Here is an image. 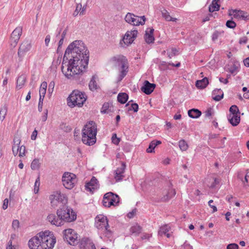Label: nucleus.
Returning <instances> with one entry per match:
<instances>
[{
    "instance_id": "nucleus-1",
    "label": "nucleus",
    "mask_w": 249,
    "mask_h": 249,
    "mask_svg": "<svg viewBox=\"0 0 249 249\" xmlns=\"http://www.w3.org/2000/svg\"><path fill=\"white\" fill-rule=\"evenodd\" d=\"M89 52L81 40H75L67 47L63 57L61 71L68 79L81 83L79 75L88 67Z\"/></svg>"
},
{
    "instance_id": "nucleus-2",
    "label": "nucleus",
    "mask_w": 249,
    "mask_h": 249,
    "mask_svg": "<svg viewBox=\"0 0 249 249\" xmlns=\"http://www.w3.org/2000/svg\"><path fill=\"white\" fill-rule=\"evenodd\" d=\"M56 242L55 238L49 231L40 232L28 242L30 249H52Z\"/></svg>"
},
{
    "instance_id": "nucleus-3",
    "label": "nucleus",
    "mask_w": 249,
    "mask_h": 249,
    "mask_svg": "<svg viewBox=\"0 0 249 249\" xmlns=\"http://www.w3.org/2000/svg\"><path fill=\"white\" fill-rule=\"evenodd\" d=\"M97 134L96 125L94 122L89 121L85 124L82 129L83 142L88 145H92L96 142Z\"/></svg>"
},
{
    "instance_id": "nucleus-4",
    "label": "nucleus",
    "mask_w": 249,
    "mask_h": 249,
    "mask_svg": "<svg viewBox=\"0 0 249 249\" xmlns=\"http://www.w3.org/2000/svg\"><path fill=\"white\" fill-rule=\"evenodd\" d=\"M111 61L114 63V66L118 68L120 72L119 81H121L128 72V66L127 59L123 55H118L112 57Z\"/></svg>"
},
{
    "instance_id": "nucleus-5",
    "label": "nucleus",
    "mask_w": 249,
    "mask_h": 249,
    "mask_svg": "<svg viewBox=\"0 0 249 249\" xmlns=\"http://www.w3.org/2000/svg\"><path fill=\"white\" fill-rule=\"evenodd\" d=\"M57 215L62 220V223L71 222L76 219V214L71 207L64 205L56 211Z\"/></svg>"
},
{
    "instance_id": "nucleus-6",
    "label": "nucleus",
    "mask_w": 249,
    "mask_h": 249,
    "mask_svg": "<svg viewBox=\"0 0 249 249\" xmlns=\"http://www.w3.org/2000/svg\"><path fill=\"white\" fill-rule=\"evenodd\" d=\"M85 95L78 90H73L68 98V105L70 107H81L86 101Z\"/></svg>"
},
{
    "instance_id": "nucleus-7",
    "label": "nucleus",
    "mask_w": 249,
    "mask_h": 249,
    "mask_svg": "<svg viewBox=\"0 0 249 249\" xmlns=\"http://www.w3.org/2000/svg\"><path fill=\"white\" fill-rule=\"evenodd\" d=\"M95 226L99 230H104L106 232L110 233L108 229L109 226L107 217L103 215H97L95 219Z\"/></svg>"
},
{
    "instance_id": "nucleus-8",
    "label": "nucleus",
    "mask_w": 249,
    "mask_h": 249,
    "mask_svg": "<svg viewBox=\"0 0 249 249\" xmlns=\"http://www.w3.org/2000/svg\"><path fill=\"white\" fill-rule=\"evenodd\" d=\"M64 238L71 245H76L78 243L77 233L72 229H68L63 231Z\"/></svg>"
},
{
    "instance_id": "nucleus-9",
    "label": "nucleus",
    "mask_w": 249,
    "mask_h": 249,
    "mask_svg": "<svg viewBox=\"0 0 249 249\" xmlns=\"http://www.w3.org/2000/svg\"><path fill=\"white\" fill-rule=\"evenodd\" d=\"M145 20L144 16L139 17L130 13H128L125 17V20L126 22L134 26L144 25Z\"/></svg>"
},
{
    "instance_id": "nucleus-10",
    "label": "nucleus",
    "mask_w": 249,
    "mask_h": 249,
    "mask_svg": "<svg viewBox=\"0 0 249 249\" xmlns=\"http://www.w3.org/2000/svg\"><path fill=\"white\" fill-rule=\"evenodd\" d=\"M62 182L66 188L71 189L76 182V176L72 173L66 172L62 177Z\"/></svg>"
},
{
    "instance_id": "nucleus-11",
    "label": "nucleus",
    "mask_w": 249,
    "mask_h": 249,
    "mask_svg": "<svg viewBox=\"0 0 249 249\" xmlns=\"http://www.w3.org/2000/svg\"><path fill=\"white\" fill-rule=\"evenodd\" d=\"M31 47V42L30 40H24L21 44L18 52V55L20 61L22 60V58L25 55L26 53L30 50Z\"/></svg>"
},
{
    "instance_id": "nucleus-12",
    "label": "nucleus",
    "mask_w": 249,
    "mask_h": 249,
    "mask_svg": "<svg viewBox=\"0 0 249 249\" xmlns=\"http://www.w3.org/2000/svg\"><path fill=\"white\" fill-rule=\"evenodd\" d=\"M50 199L51 200V203L53 206H57V203L61 202L65 204L67 202V199L64 195L61 194L60 192H56L52 195Z\"/></svg>"
},
{
    "instance_id": "nucleus-13",
    "label": "nucleus",
    "mask_w": 249,
    "mask_h": 249,
    "mask_svg": "<svg viewBox=\"0 0 249 249\" xmlns=\"http://www.w3.org/2000/svg\"><path fill=\"white\" fill-rule=\"evenodd\" d=\"M229 15L239 20H249V14L240 10H231L230 11Z\"/></svg>"
},
{
    "instance_id": "nucleus-14",
    "label": "nucleus",
    "mask_w": 249,
    "mask_h": 249,
    "mask_svg": "<svg viewBox=\"0 0 249 249\" xmlns=\"http://www.w3.org/2000/svg\"><path fill=\"white\" fill-rule=\"evenodd\" d=\"M22 27H17L12 32L11 36V45L15 47L18 43V42L21 35Z\"/></svg>"
},
{
    "instance_id": "nucleus-15",
    "label": "nucleus",
    "mask_w": 249,
    "mask_h": 249,
    "mask_svg": "<svg viewBox=\"0 0 249 249\" xmlns=\"http://www.w3.org/2000/svg\"><path fill=\"white\" fill-rule=\"evenodd\" d=\"M126 168V164L124 162H122L121 166L118 168L115 171L114 178L116 181H120L124 178V171Z\"/></svg>"
},
{
    "instance_id": "nucleus-16",
    "label": "nucleus",
    "mask_w": 249,
    "mask_h": 249,
    "mask_svg": "<svg viewBox=\"0 0 249 249\" xmlns=\"http://www.w3.org/2000/svg\"><path fill=\"white\" fill-rule=\"evenodd\" d=\"M95 248V246L91 240L88 237L83 238L80 243V249H91Z\"/></svg>"
},
{
    "instance_id": "nucleus-17",
    "label": "nucleus",
    "mask_w": 249,
    "mask_h": 249,
    "mask_svg": "<svg viewBox=\"0 0 249 249\" xmlns=\"http://www.w3.org/2000/svg\"><path fill=\"white\" fill-rule=\"evenodd\" d=\"M47 220L51 224L56 226H61L63 225L62 220H61L60 218L54 214H49L47 217Z\"/></svg>"
},
{
    "instance_id": "nucleus-18",
    "label": "nucleus",
    "mask_w": 249,
    "mask_h": 249,
    "mask_svg": "<svg viewBox=\"0 0 249 249\" xmlns=\"http://www.w3.org/2000/svg\"><path fill=\"white\" fill-rule=\"evenodd\" d=\"M156 87L155 84L150 83L149 81L145 80L143 85L141 88V90L146 94L151 93Z\"/></svg>"
},
{
    "instance_id": "nucleus-19",
    "label": "nucleus",
    "mask_w": 249,
    "mask_h": 249,
    "mask_svg": "<svg viewBox=\"0 0 249 249\" xmlns=\"http://www.w3.org/2000/svg\"><path fill=\"white\" fill-rule=\"evenodd\" d=\"M99 187L98 180L95 177H93L90 181L85 185L86 189L89 192H93Z\"/></svg>"
},
{
    "instance_id": "nucleus-20",
    "label": "nucleus",
    "mask_w": 249,
    "mask_h": 249,
    "mask_svg": "<svg viewBox=\"0 0 249 249\" xmlns=\"http://www.w3.org/2000/svg\"><path fill=\"white\" fill-rule=\"evenodd\" d=\"M153 28H148L145 31V40L147 43L150 44L153 43L154 41V37L153 36Z\"/></svg>"
},
{
    "instance_id": "nucleus-21",
    "label": "nucleus",
    "mask_w": 249,
    "mask_h": 249,
    "mask_svg": "<svg viewBox=\"0 0 249 249\" xmlns=\"http://www.w3.org/2000/svg\"><path fill=\"white\" fill-rule=\"evenodd\" d=\"M229 122L232 126L237 125L240 122L239 114L229 115L228 117Z\"/></svg>"
},
{
    "instance_id": "nucleus-22",
    "label": "nucleus",
    "mask_w": 249,
    "mask_h": 249,
    "mask_svg": "<svg viewBox=\"0 0 249 249\" xmlns=\"http://www.w3.org/2000/svg\"><path fill=\"white\" fill-rule=\"evenodd\" d=\"M213 99L215 101H219L224 96V93L221 89H215L212 92Z\"/></svg>"
},
{
    "instance_id": "nucleus-23",
    "label": "nucleus",
    "mask_w": 249,
    "mask_h": 249,
    "mask_svg": "<svg viewBox=\"0 0 249 249\" xmlns=\"http://www.w3.org/2000/svg\"><path fill=\"white\" fill-rule=\"evenodd\" d=\"M209 84V81L207 77H205L201 80H197L196 82V86L198 89H204Z\"/></svg>"
},
{
    "instance_id": "nucleus-24",
    "label": "nucleus",
    "mask_w": 249,
    "mask_h": 249,
    "mask_svg": "<svg viewBox=\"0 0 249 249\" xmlns=\"http://www.w3.org/2000/svg\"><path fill=\"white\" fill-rule=\"evenodd\" d=\"M188 114L192 118H198L201 115V112L197 109L193 108L188 110Z\"/></svg>"
},
{
    "instance_id": "nucleus-25",
    "label": "nucleus",
    "mask_w": 249,
    "mask_h": 249,
    "mask_svg": "<svg viewBox=\"0 0 249 249\" xmlns=\"http://www.w3.org/2000/svg\"><path fill=\"white\" fill-rule=\"evenodd\" d=\"M110 197H113V193L112 192H108L106 193L103 198V204L105 207H109L111 206L109 204V199Z\"/></svg>"
},
{
    "instance_id": "nucleus-26",
    "label": "nucleus",
    "mask_w": 249,
    "mask_h": 249,
    "mask_svg": "<svg viewBox=\"0 0 249 249\" xmlns=\"http://www.w3.org/2000/svg\"><path fill=\"white\" fill-rule=\"evenodd\" d=\"M47 87V83L46 82H43L40 87L39 89V98H41L44 100V98L45 97L46 92V89Z\"/></svg>"
},
{
    "instance_id": "nucleus-27",
    "label": "nucleus",
    "mask_w": 249,
    "mask_h": 249,
    "mask_svg": "<svg viewBox=\"0 0 249 249\" xmlns=\"http://www.w3.org/2000/svg\"><path fill=\"white\" fill-rule=\"evenodd\" d=\"M176 195V191L174 189H170L161 198L162 201H166L171 199L173 196Z\"/></svg>"
},
{
    "instance_id": "nucleus-28",
    "label": "nucleus",
    "mask_w": 249,
    "mask_h": 249,
    "mask_svg": "<svg viewBox=\"0 0 249 249\" xmlns=\"http://www.w3.org/2000/svg\"><path fill=\"white\" fill-rule=\"evenodd\" d=\"M128 99V95L126 93H120L117 96V100L121 104H124Z\"/></svg>"
},
{
    "instance_id": "nucleus-29",
    "label": "nucleus",
    "mask_w": 249,
    "mask_h": 249,
    "mask_svg": "<svg viewBox=\"0 0 249 249\" xmlns=\"http://www.w3.org/2000/svg\"><path fill=\"white\" fill-rule=\"evenodd\" d=\"M26 80V76L24 75H21L19 76L17 81V88L18 89L22 88L24 85Z\"/></svg>"
},
{
    "instance_id": "nucleus-30",
    "label": "nucleus",
    "mask_w": 249,
    "mask_h": 249,
    "mask_svg": "<svg viewBox=\"0 0 249 249\" xmlns=\"http://www.w3.org/2000/svg\"><path fill=\"white\" fill-rule=\"evenodd\" d=\"M113 196L110 197L109 200V204L111 206H116L119 202V197L117 195L113 193Z\"/></svg>"
},
{
    "instance_id": "nucleus-31",
    "label": "nucleus",
    "mask_w": 249,
    "mask_h": 249,
    "mask_svg": "<svg viewBox=\"0 0 249 249\" xmlns=\"http://www.w3.org/2000/svg\"><path fill=\"white\" fill-rule=\"evenodd\" d=\"M130 231L132 234H134L135 236H137L141 232V227L140 226L136 224L131 228Z\"/></svg>"
},
{
    "instance_id": "nucleus-32",
    "label": "nucleus",
    "mask_w": 249,
    "mask_h": 249,
    "mask_svg": "<svg viewBox=\"0 0 249 249\" xmlns=\"http://www.w3.org/2000/svg\"><path fill=\"white\" fill-rule=\"evenodd\" d=\"M171 229L170 226L168 225H165L160 227V230L159 231V235L162 236L163 234H165L167 233Z\"/></svg>"
},
{
    "instance_id": "nucleus-33",
    "label": "nucleus",
    "mask_w": 249,
    "mask_h": 249,
    "mask_svg": "<svg viewBox=\"0 0 249 249\" xmlns=\"http://www.w3.org/2000/svg\"><path fill=\"white\" fill-rule=\"evenodd\" d=\"M123 40L125 44L128 45L133 42L134 39L129 35V33H126L124 37Z\"/></svg>"
},
{
    "instance_id": "nucleus-34",
    "label": "nucleus",
    "mask_w": 249,
    "mask_h": 249,
    "mask_svg": "<svg viewBox=\"0 0 249 249\" xmlns=\"http://www.w3.org/2000/svg\"><path fill=\"white\" fill-rule=\"evenodd\" d=\"M219 8L220 5L218 3L213 1L212 4L209 6V11L210 12L217 11L219 10Z\"/></svg>"
},
{
    "instance_id": "nucleus-35",
    "label": "nucleus",
    "mask_w": 249,
    "mask_h": 249,
    "mask_svg": "<svg viewBox=\"0 0 249 249\" xmlns=\"http://www.w3.org/2000/svg\"><path fill=\"white\" fill-rule=\"evenodd\" d=\"M40 163L37 159H34L31 163V167L32 170H37L40 167Z\"/></svg>"
},
{
    "instance_id": "nucleus-36",
    "label": "nucleus",
    "mask_w": 249,
    "mask_h": 249,
    "mask_svg": "<svg viewBox=\"0 0 249 249\" xmlns=\"http://www.w3.org/2000/svg\"><path fill=\"white\" fill-rule=\"evenodd\" d=\"M7 112V107L6 106L2 107L0 109V119L3 121L5 118Z\"/></svg>"
},
{
    "instance_id": "nucleus-37",
    "label": "nucleus",
    "mask_w": 249,
    "mask_h": 249,
    "mask_svg": "<svg viewBox=\"0 0 249 249\" xmlns=\"http://www.w3.org/2000/svg\"><path fill=\"white\" fill-rule=\"evenodd\" d=\"M89 86V89L92 91H94L97 89V84L94 76H93L90 80Z\"/></svg>"
},
{
    "instance_id": "nucleus-38",
    "label": "nucleus",
    "mask_w": 249,
    "mask_h": 249,
    "mask_svg": "<svg viewBox=\"0 0 249 249\" xmlns=\"http://www.w3.org/2000/svg\"><path fill=\"white\" fill-rule=\"evenodd\" d=\"M179 147L181 150L186 151L188 149V146L184 140H181L179 142Z\"/></svg>"
},
{
    "instance_id": "nucleus-39",
    "label": "nucleus",
    "mask_w": 249,
    "mask_h": 249,
    "mask_svg": "<svg viewBox=\"0 0 249 249\" xmlns=\"http://www.w3.org/2000/svg\"><path fill=\"white\" fill-rule=\"evenodd\" d=\"M230 114L229 115L239 114V111L236 105H232L230 108Z\"/></svg>"
},
{
    "instance_id": "nucleus-40",
    "label": "nucleus",
    "mask_w": 249,
    "mask_h": 249,
    "mask_svg": "<svg viewBox=\"0 0 249 249\" xmlns=\"http://www.w3.org/2000/svg\"><path fill=\"white\" fill-rule=\"evenodd\" d=\"M162 16L165 18L166 21H171V16L169 14V13L166 10L163 9L161 11Z\"/></svg>"
},
{
    "instance_id": "nucleus-41",
    "label": "nucleus",
    "mask_w": 249,
    "mask_h": 249,
    "mask_svg": "<svg viewBox=\"0 0 249 249\" xmlns=\"http://www.w3.org/2000/svg\"><path fill=\"white\" fill-rule=\"evenodd\" d=\"M40 185V178L38 177L36 180L35 183L34 192L35 194H37L39 191V187Z\"/></svg>"
},
{
    "instance_id": "nucleus-42",
    "label": "nucleus",
    "mask_w": 249,
    "mask_h": 249,
    "mask_svg": "<svg viewBox=\"0 0 249 249\" xmlns=\"http://www.w3.org/2000/svg\"><path fill=\"white\" fill-rule=\"evenodd\" d=\"M156 146V144H155V143L153 142V141H152L149 145L148 148L147 149L146 151L147 153H152L154 152V149Z\"/></svg>"
},
{
    "instance_id": "nucleus-43",
    "label": "nucleus",
    "mask_w": 249,
    "mask_h": 249,
    "mask_svg": "<svg viewBox=\"0 0 249 249\" xmlns=\"http://www.w3.org/2000/svg\"><path fill=\"white\" fill-rule=\"evenodd\" d=\"M226 26L231 29H233L236 27V23L232 20H229L226 22Z\"/></svg>"
},
{
    "instance_id": "nucleus-44",
    "label": "nucleus",
    "mask_w": 249,
    "mask_h": 249,
    "mask_svg": "<svg viewBox=\"0 0 249 249\" xmlns=\"http://www.w3.org/2000/svg\"><path fill=\"white\" fill-rule=\"evenodd\" d=\"M81 9H82V4L81 3L77 4L76 7V9L73 13V16L76 17V16H77L79 12H80Z\"/></svg>"
},
{
    "instance_id": "nucleus-45",
    "label": "nucleus",
    "mask_w": 249,
    "mask_h": 249,
    "mask_svg": "<svg viewBox=\"0 0 249 249\" xmlns=\"http://www.w3.org/2000/svg\"><path fill=\"white\" fill-rule=\"evenodd\" d=\"M19 156L20 157H23L25 155L26 149L25 146L24 145H22L21 146H19Z\"/></svg>"
},
{
    "instance_id": "nucleus-46",
    "label": "nucleus",
    "mask_w": 249,
    "mask_h": 249,
    "mask_svg": "<svg viewBox=\"0 0 249 249\" xmlns=\"http://www.w3.org/2000/svg\"><path fill=\"white\" fill-rule=\"evenodd\" d=\"M109 106V105L108 103H104L102 108L101 112L104 113H108L107 110L108 109Z\"/></svg>"
},
{
    "instance_id": "nucleus-47",
    "label": "nucleus",
    "mask_w": 249,
    "mask_h": 249,
    "mask_svg": "<svg viewBox=\"0 0 249 249\" xmlns=\"http://www.w3.org/2000/svg\"><path fill=\"white\" fill-rule=\"evenodd\" d=\"M139 109L138 105L136 103H132L131 107L128 108V110H133L135 112L138 111Z\"/></svg>"
},
{
    "instance_id": "nucleus-48",
    "label": "nucleus",
    "mask_w": 249,
    "mask_h": 249,
    "mask_svg": "<svg viewBox=\"0 0 249 249\" xmlns=\"http://www.w3.org/2000/svg\"><path fill=\"white\" fill-rule=\"evenodd\" d=\"M111 139H112V142L114 144H116V145L118 144L120 141V139H119L117 137V135L116 134H113Z\"/></svg>"
},
{
    "instance_id": "nucleus-49",
    "label": "nucleus",
    "mask_w": 249,
    "mask_h": 249,
    "mask_svg": "<svg viewBox=\"0 0 249 249\" xmlns=\"http://www.w3.org/2000/svg\"><path fill=\"white\" fill-rule=\"evenodd\" d=\"M19 226V222L18 220L15 219L13 221L12 228L14 230H17Z\"/></svg>"
},
{
    "instance_id": "nucleus-50",
    "label": "nucleus",
    "mask_w": 249,
    "mask_h": 249,
    "mask_svg": "<svg viewBox=\"0 0 249 249\" xmlns=\"http://www.w3.org/2000/svg\"><path fill=\"white\" fill-rule=\"evenodd\" d=\"M60 128L66 132L70 131L72 129L71 126L66 125V124H64L60 125Z\"/></svg>"
},
{
    "instance_id": "nucleus-51",
    "label": "nucleus",
    "mask_w": 249,
    "mask_h": 249,
    "mask_svg": "<svg viewBox=\"0 0 249 249\" xmlns=\"http://www.w3.org/2000/svg\"><path fill=\"white\" fill-rule=\"evenodd\" d=\"M177 50L176 48H172L170 52H168V56L171 58L172 57L176 55Z\"/></svg>"
},
{
    "instance_id": "nucleus-52",
    "label": "nucleus",
    "mask_w": 249,
    "mask_h": 249,
    "mask_svg": "<svg viewBox=\"0 0 249 249\" xmlns=\"http://www.w3.org/2000/svg\"><path fill=\"white\" fill-rule=\"evenodd\" d=\"M126 33H129V35L134 39L137 37L138 31L137 30H134L130 32L127 31Z\"/></svg>"
},
{
    "instance_id": "nucleus-53",
    "label": "nucleus",
    "mask_w": 249,
    "mask_h": 249,
    "mask_svg": "<svg viewBox=\"0 0 249 249\" xmlns=\"http://www.w3.org/2000/svg\"><path fill=\"white\" fill-rule=\"evenodd\" d=\"M238 245L235 243L229 244L227 247V249H238Z\"/></svg>"
},
{
    "instance_id": "nucleus-54",
    "label": "nucleus",
    "mask_w": 249,
    "mask_h": 249,
    "mask_svg": "<svg viewBox=\"0 0 249 249\" xmlns=\"http://www.w3.org/2000/svg\"><path fill=\"white\" fill-rule=\"evenodd\" d=\"M19 145H13L12 151L13 154L16 156L18 154L19 152Z\"/></svg>"
},
{
    "instance_id": "nucleus-55",
    "label": "nucleus",
    "mask_w": 249,
    "mask_h": 249,
    "mask_svg": "<svg viewBox=\"0 0 249 249\" xmlns=\"http://www.w3.org/2000/svg\"><path fill=\"white\" fill-rule=\"evenodd\" d=\"M43 99L41 98H39L38 105V109L39 112H41L43 108Z\"/></svg>"
},
{
    "instance_id": "nucleus-56",
    "label": "nucleus",
    "mask_w": 249,
    "mask_h": 249,
    "mask_svg": "<svg viewBox=\"0 0 249 249\" xmlns=\"http://www.w3.org/2000/svg\"><path fill=\"white\" fill-rule=\"evenodd\" d=\"M14 144L13 145H19L20 143V139L18 137H15L14 139Z\"/></svg>"
},
{
    "instance_id": "nucleus-57",
    "label": "nucleus",
    "mask_w": 249,
    "mask_h": 249,
    "mask_svg": "<svg viewBox=\"0 0 249 249\" xmlns=\"http://www.w3.org/2000/svg\"><path fill=\"white\" fill-rule=\"evenodd\" d=\"M220 32H218V31H215V32L214 33H213V36H212V40H213V41H215V40H216L218 38V37L220 35Z\"/></svg>"
},
{
    "instance_id": "nucleus-58",
    "label": "nucleus",
    "mask_w": 249,
    "mask_h": 249,
    "mask_svg": "<svg viewBox=\"0 0 249 249\" xmlns=\"http://www.w3.org/2000/svg\"><path fill=\"white\" fill-rule=\"evenodd\" d=\"M248 40V38L247 36H243L241 38H240L239 43L241 44H246L247 42V41Z\"/></svg>"
},
{
    "instance_id": "nucleus-59",
    "label": "nucleus",
    "mask_w": 249,
    "mask_h": 249,
    "mask_svg": "<svg viewBox=\"0 0 249 249\" xmlns=\"http://www.w3.org/2000/svg\"><path fill=\"white\" fill-rule=\"evenodd\" d=\"M213 202V200H210L209 201L208 204H209V206L213 209V213H214V212H216L217 211V208L216 207V206H213V205L211 204Z\"/></svg>"
},
{
    "instance_id": "nucleus-60",
    "label": "nucleus",
    "mask_w": 249,
    "mask_h": 249,
    "mask_svg": "<svg viewBox=\"0 0 249 249\" xmlns=\"http://www.w3.org/2000/svg\"><path fill=\"white\" fill-rule=\"evenodd\" d=\"M8 199L5 198L3 201V204L2 205V208L3 210H6L8 207Z\"/></svg>"
},
{
    "instance_id": "nucleus-61",
    "label": "nucleus",
    "mask_w": 249,
    "mask_h": 249,
    "mask_svg": "<svg viewBox=\"0 0 249 249\" xmlns=\"http://www.w3.org/2000/svg\"><path fill=\"white\" fill-rule=\"evenodd\" d=\"M37 135V131L36 129H35L33 132L32 134L31 135V139L32 140H35L36 138V136Z\"/></svg>"
},
{
    "instance_id": "nucleus-62",
    "label": "nucleus",
    "mask_w": 249,
    "mask_h": 249,
    "mask_svg": "<svg viewBox=\"0 0 249 249\" xmlns=\"http://www.w3.org/2000/svg\"><path fill=\"white\" fill-rule=\"evenodd\" d=\"M219 183V180L216 178L214 179V182L211 185V188H213L215 187L216 185L218 184Z\"/></svg>"
},
{
    "instance_id": "nucleus-63",
    "label": "nucleus",
    "mask_w": 249,
    "mask_h": 249,
    "mask_svg": "<svg viewBox=\"0 0 249 249\" xmlns=\"http://www.w3.org/2000/svg\"><path fill=\"white\" fill-rule=\"evenodd\" d=\"M136 212V209L132 210L131 212H129L127 214V216L129 218H132L134 216V215L135 214Z\"/></svg>"
},
{
    "instance_id": "nucleus-64",
    "label": "nucleus",
    "mask_w": 249,
    "mask_h": 249,
    "mask_svg": "<svg viewBox=\"0 0 249 249\" xmlns=\"http://www.w3.org/2000/svg\"><path fill=\"white\" fill-rule=\"evenodd\" d=\"M50 39H51V36H50L49 35H47L46 36V38H45V43L46 46H48L49 43L50 41Z\"/></svg>"
}]
</instances>
